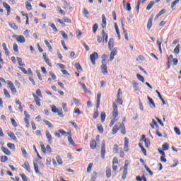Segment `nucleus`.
Listing matches in <instances>:
<instances>
[{"label":"nucleus","instance_id":"15","mask_svg":"<svg viewBox=\"0 0 181 181\" xmlns=\"http://www.w3.org/2000/svg\"><path fill=\"white\" fill-rule=\"evenodd\" d=\"M119 128L121 129V133L123 134V135H125V134H127V131H125V126L124 125V123L120 124Z\"/></svg>","mask_w":181,"mask_h":181},{"label":"nucleus","instance_id":"7","mask_svg":"<svg viewBox=\"0 0 181 181\" xmlns=\"http://www.w3.org/2000/svg\"><path fill=\"white\" fill-rule=\"evenodd\" d=\"M46 134V138L48 139L49 144H52L53 141L52 140V134H50V132H49V130H47L45 132Z\"/></svg>","mask_w":181,"mask_h":181},{"label":"nucleus","instance_id":"4","mask_svg":"<svg viewBox=\"0 0 181 181\" xmlns=\"http://www.w3.org/2000/svg\"><path fill=\"white\" fill-rule=\"evenodd\" d=\"M117 53H118V52L117 51V48H113V49L110 52L109 58L110 62H112V60H114L115 56H117Z\"/></svg>","mask_w":181,"mask_h":181},{"label":"nucleus","instance_id":"54","mask_svg":"<svg viewBox=\"0 0 181 181\" xmlns=\"http://www.w3.org/2000/svg\"><path fill=\"white\" fill-rule=\"evenodd\" d=\"M177 4H179V0L174 1L172 3V6H171L172 9H173V8H175V6H176V5H177Z\"/></svg>","mask_w":181,"mask_h":181},{"label":"nucleus","instance_id":"59","mask_svg":"<svg viewBox=\"0 0 181 181\" xmlns=\"http://www.w3.org/2000/svg\"><path fill=\"white\" fill-rule=\"evenodd\" d=\"M46 151L47 152V153H51L52 148L50 147L49 145H47V146H46Z\"/></svg>","mask_w":181,"mask_h":181},{"label":"nucleus","instance_id":"18","mask_svg":"<svg viewBox=\"0 0 181 181\" xmlns=\"http://www.w3.org/2000/svg\"><path fill=\"white\" fill-rule=\"evenodd\" d=\"M8 135L9 137L11 138V139H13V141H16L17 138H16V136H15V134L12 132H9L8 133Z\"/></svg>","mask_w":181,"mask_h":181},{"label":"nucleus","instance_id":"50","mask_svg":"<svg viewBox=\"0 0 181 181\" xmlns=\"http://www.w3.org/2000/svg\"><path fill=\"white\" fill-rule=\"evenodd\" d=\"M7 160H8V156H3L1 158V162H2V163L6 162Z\"/></svg>","mask_w":181,"mask_h":181},{"label":"nucleus","instance_id":"3","mask_svg":"<svg viewBox=\"0 0 181 181\" xmlns=\"http://www.w3.org/2000/svg\"><path fill=\"white\" fill-rule=\"evenodd\" d=\"M101 158L105 159V141H103L101 144Z\"/></svg>","mask_w":181,"mask_h":181},{"label":"nucleus","instance_id":"44","mask_svg":"<svg viewBox=\"0 0 181 181\" xmlns=\"http://www.w3.org/2000/svg\"><path fill=\"white\" fill-rule=\"evenodd\" d=\"M57 115H59V117H64L63 115V110L61 109H58L57 110Z\"/></svg>","mask_w":181,"mask_h":181},{"label":"nucleus","instance_id":"6","mask_svg":"<svg viewBox=\"0 0 181 181\" xmlns=\"http://www.w3.org/2000/svg\"><path fill=\"white\" fill-rule=\"evenodd\" d=\"M35 101V104L38 106L40 107L41 104H40V98H39V96L35 95V93L33 94Z\"/></svg>","mask_w":181,"mask_h":181},{"label":"nucleus","instance_id":"2","mask_svg":"<svg viewBox=\"0 0 181 181\" xmlns=\"http://www.w3.org/2000/svg\"><path fill=\"white\" fill-rule=\"evenodd\" d=\"M90 59L92 64H95V59H98V53L93 52L92 54H90Z\"/></svg>","mask_w":181,"mask_h":181},{"label":"nucleus","instance_id":"12","mask_svg":"<svg viewBox=\"0 0 181 181\" xmlns=\"http://www.w3.org/2000/svg\"><path fill=\"white\" fill-rule=\"evenodd\" d=\"M150 104H151V105H150L151 108H155L156 107V105H155V102L153 101V98H151V97L148 96L147 97Z\"/></svg>","mask_w":181,"mask_h":181},{"label":"nucleus","instance_id":"53","mask_svg":"<svg viewBox=\"0 0 181 181\" xmlns=\"http://www.w3.org/2000/svg\"><path fill=\"white\" fill-rule=\"evenodd\" d=\"M13 51L16 53H18V52H19V49H18V45L17 44H13Z\"/></svg>","mask_w":181,"mask_h":181},{"label":"nucleus","instance_id":"32","mask_svg":"<svg viewBox=\"0 0 181 181\" xmlns=\"http://www.w3.org/2000/svg\"><path fill=\"white\" fill-rule=\"evenodd\" d=\"M93 163H90L88 164V168H87V172L88 173H91V170L93 169Z\"/></svg>","mask_w":181,"mask_h":181},{"label":"nucleus","instance_id":"22","mask_svg":"<svg viewBox=\"0 0 181 181\" xmlns=\"http://www.w3.org/2000/svg\"><path fill=\"white\" fill-rule=\"evenodd\" d=\"M153 5H155V2L154 1H151L147 7H146V10L147 11H150V9H152V8L153 7Z\"/></svg>","mask_w":181,"mask_h":181},{"label":"nucleus","instance_id":"29","mask_svg":"<svg viewBox=\"0 0 181 181\" xmlns=\"http://www.w3.org/2000/svg\"><path fill=\"white\" fill-rule=\"evenodd\" d=\"M106 176H107V179H110L111 177V168H107Z\"/></svg>","mask_w":181,"mask_h":181},{"label":"nucleus","instance_id":"56","mask_svg":"<svg viewBox=\"0 0 181 181\" xmlns=\"http://www.w3.org/2000/svg\"><path fill=\"white\" fill-rule=\"evenodd\" d=\"M174 131H175V134H176L177 135H178V136L180 135V129L179 128L175 127V128H174Z\"/></svg>","mask_w":181,"mask_h":181},{"label":"nucleus","instance_id":"16","mask_svg":"<svg viewBox=\"0 0 181 181\" xmlns=\"http://www.w3.org/2000/svg\"><path fill=\"white\" fill-rule=\"evenodd\" d=\"M102 37L105 40L106 43L108 42V35L105 34V30H102Z\"/></svg>","mask_w":181,"mask_h":181},{"label":"nucleus","instance_id":"60","mask_svg":"<svg viewBox=\"0 0 181 181\" xmlns=\"http://www.w3.org/2000/svg\"><path fill=\"white\" fill-rule=\"evenodd\" d=\"M51 108H52V112H54V113L57 112V110H59V109L56 108L55 105L51 106Z\"/></svg>","mask_w":181,"mask_h":181},{"label":"nucleus","instance_id":"30","mask_svg":"<svg viewBox=\"0 0 181 181\" xmlns=\"http://www.w3.org/2000/svg\"><path fill=\"white\" fill-rule=\"evenodd\" d=\"M57 159V162L59 164V165H63V160L62 159V157H60V156H57L56 157Z\"/></svg>","mask_w":181,"mask_h":181},{"label":"nucleus","instance_id":"9","mask_svg":"<svg viewBox=\"0 0 181 181\" xmlns=\"http://www.w3.org/2000/svg\"><path fill=\"white\" fill-rule=\"evenodd\" d=\"M112 47H114V38H110L108 42V48L111 51L112 50Z\"/></svg>","mask_w":181,"mask_h":181},{"label":"nucleus","instance_id":"51","mask_svg":"<svg viewBox=\"0 0 181 181\" xmlns=\"http://www.w3.org/2000/svg\"><path fill=\"white\" fill-rule=\"evenodd\" d=\"M7 146L8 148H9L10 149H15V144H12V143H8L7 144Z\"/></svg>","mask_w":181,"mask_h":181},{"label":"nucleus","instance_id":"26","mask_svg":"<svg viewBox=\"0 0 181 181\" xmlns=\"http://www.w3.org/2000/svg\"><path fill=\"white\" fill-rule=\"evenodd\" d=\"M127 175H128V170H123V173L122 175V180H125L127 179Z\"/></svg>","mask_w":181,"mask_h":181},{"label":"nucleus","instance_id":"8","mask_svg":"<svg viewBox=\"0 0 181 181\" xmlns=\"http://www.w3.org/2000/svg\"><path fill=\"white\" fill-rule=\"evenodd\" d=\"M102 73L103 74H108V70L107 69V64H102L100 66Z\"/></svg>","mask_w":181,"mask_h":181},{"label":"nucleus","instance_id":"41","mask_svg":"<svg viewBox=\"0 0 181 181\" xmlns=\"http://www.w3.org/2000/svg\"><path fill=\"white\" fill-rule=\"evenodd\" d=\"M49 26H51V28H52V30L54 32H57V28H56V25H54V23H49Z\"/></svg>","mask_w":181,"mask_h":181},{"label":"nucleus","instance_id":"21","mask_svg":"<svg viewBox=\"0 0 181 181\" xmlns=\"http://www.w3.org/2000/svg\"><path fill=\"white\" fill-rule=\"evenodd\" d=\"M1 151H4V153L6 154V155H8L10 156L11 155V151H9V149L5 148V147H1Z\"/></svg>","mask_w":181,"mask_h":181},{"label":"nucleus","instance_id":"43","mask_svg":"<svg viewBox=\"0 0 181 181\" xmlns=\"http://www.w3.org/2000/svg\"><path fill=\"white\" fill-rule=\"evenodd\" d=\"M9 26H11V28L12 29H13L14 30H18V27H17L16 24H15V23H9Z\"/></svg>","mask_w":181,"mask_h":181},{"label":"nucleus","instance_id":"52","mask_svg":"<svg viewBox=\"0 0 181 181\" xmlns=\"http://www.w3.org/2000/svg\"><path fill=\"white\" fill-rule=\"evenodd\" d=\"M33 165H34V169L36 173H39V167H37V164L35 163V162H33Z\"/></svg>","mask_w":181,"mask_h":181},{"label":"nucleus","instance_id":"23","mask_svg":"<svg viewBox=\"0 0 181 181\" xmlns=\"http://www.w3.org/2000/svg\"><path fill=\"white\" fill-rule=\"evenodd\" d=\"M2 47L6 54H9V49H8V47H6V43H3Z\"/></svg>","mask_w":181,"mask_h":181},{"label":"nucleus","instance_id":"33","mask_svg":"<svg viewBox=\"0 0 181 181\" xmlns=\"http://www.w3.org/2000/svg\"><path fill=\"white\" fill-rule=\"evenodd\" d=\"M105 117H106L105 112H103L100 114L101 122H104V121H105Z\"/></svg>","mask_w":181,"mask_h":181},{"label":"nucleus","instance_id":"61","mask_svg":"<svg viewBox=\"0 0 181 181\" xmlns=\"http://www.w3.org/2000/svg\"><path fill=\"white\" fill-rule=\"evenodd\" d=\"M49 76L50 77H52V80H56V78H57V77L56 76V75H54V74H53V72H49Z\"/></svg>","mask_w":181,"mask_h":181},{"label":"nucleus","instance_id":"10","mask_svg":"<svg viewBox=\"0 0 181 181\" xmlns=\"http://www.w3.org/2000/svg\"><path fill=\"white\" fill-rule=\"evenodd\" d=\"M101 100V92L98 93L97 95V103H96V107L98 108L100 107V101Z\"/></svg>","mask_w":181,"mask_h":181},{"label":"nucleus","instance_id":"63","mask_svg":"<svg viewBox=\"0 0 181 181\" xmlns=\"http://www.w3.org/2000/svg\"><path fill=\"white\" fill-rule=\"evenodd\" d=\"M3 6L6 8V9H11V6L6 3V2H4L3 3Z\"/></svg>","mask_w":181,"mask_h":181},{"label":"nucleus","instance_id":"28","mask_svg":"<svg viewBox=\"0 0 181 181\" xmlns=\"http://www.w3.org/2000/svg\"><path fill=\"white\" fill-rule=\"evenodd\" d=\"M139 146L141 148V152H143L144 155H145V156H146V149H145V148H144V146L142 144H141V143L139 144Z\"/></svg>","mask_w":181,"mask_h":181},{"label":"nucleus","instance_id":"25","mask_svg":"<svg viewBox=\"0 0 181 181\" xmlns=\"http://www.w3.org/2000/svg\"><path fill=\"white\" fill-rule=\"evenodd\" d=\"M155 125L156 127H158V122H156V120H155V119H152V122L150 123V126L151 127V128H155Z\"/></svg>","mask_w":181,"mask_h":181},{"label":"nucleus","instance_id":"35","mask_svg":"<svg viewBox=\"0 0 181 181\" xmlns=\"http://www.w3.org/2000/svg\"><path fill=\"white\" fill-rule=\"evenodd\" d=\"M43 121L46 124V125H47V127L49 128H53V124H52V123L50 122H49L48 120H46V119H44Z\"/></svg>","mask_w":181,"mask_h":181},{"label":"nucleus","instance_id":"19","mask_svg":"<svg viewBox=\"0 0 181 181\" xmlns=\"http://www.w3.org/2000/svg\"><path fill=\"white\" fill-rule=\"evenodd\" d=\"M80 86L81 87H82L85 93H90V90L87 89V86H86V84H84V83H80Z\"/></svg>","mask_w":181,"mask_h":181},{"label":"nucleus","instance_id":"49","mask_svg":"<svg viewBox=\"0 0 181 181\" xmlns=\"http://www.w3.org/2000/svg\"><path fill=\"white\" fill-rule=\"evenodd\" d=\"M11 122L13 126H14L15 127H18V123H16V121L15 120V119L11 118Z\"/></svg>","mask_w":181,"mask_h":181},{"label":"nucleus","instance_id":"48","mask_svg":"<svg viewBox=\"0 0 181 181\" xmlns=\"http://www.w3.org/2000/svg\"><path fill=\"white\" fill-rule=\"evenodd\" d=\"M95 179H97V172L94 171V172L93 173V175H92L91 180H92V181H95Z\"/></svg>","mask_w":181,"mask_h":181},{"label":"nucleus","instance_id":"58","mask_svg":"<svg viewBox=\"0 0 181 181\" xmlns=\"http://www.w3.org/2000/svg\"><path fill=\"white\" fill-rule=\"evenodd\" d=\"M113 152H114V153H117L118 152V145H117V144L114 145Z\"/></svg>","mask_w":181,"mask_h":181},{"label":"nucleus","instance_id":"34","mask_svg":"<svg viewBox=\"0 0 181 181\" xmlns=\"http://www.w3.org/2000/svg\"><path fill=\"white\" fill-rule=\"evenodd\" d=\"M112 115L114 118H117V117H118V109H113Z\"/></svg>","mask_w":181,"mask_h":181},{"label":"nucleus","instance_id":"47","mask_svg":"<svg viewBox=\"0 0 181 181\" xmlns=\"http://www.w3.org/2000/svg\"><path fill=\"white\" fill-rule=\"evenodd\" d=\"M63 20L65 23H71V20L67 17H64Z\"/></svg>","mask_w":181,"mask_h":181},{"label":"nucleus","instance_id":"64","mask_svg":"<svg viewBox=\"0 0 181 181\" xmlns=\"http://www.w3.org/2000/svg\"><path fill=\"white\" fill-rule=\"evenodd\" d=\"M21 176L22 177L23 181H28V177L25 176V174H21Z\"/></svg>","mask_w":181,"mask_h":181},{"label":"nucleus","instance_id":"11","mask_svg":"<svg viewBox=\"0 0 181 181\" xmlns=\"http://www.w3.org/2000/svg\"><path fill=\"white\" fill-rule=\"evenodd\" d=\"M90 146L91 149H95V148H97V141H95V140L90 141Z\"/></svg>","mask_w":181,"mask_h":181},{"label":"nucleus","instance_id":"31","mask_svg":"<svg viewBox=\"0 0 181 181\" xmlns=\"http://www.w3.org/2000/svg\"><path fill=\"white\" fill-rule=\"evenodd\" d=\"M119 130V128L118 127V125L115 124V127L112 128V132H113V135H115V134H117V132Z\"/></svg>","mask_w":181,"mask_h":181},{"label":"nucleus","instance_id":"62","mask_svg":"<svg viewBox=\"0 0 181 181\" xmlns=\"http://www.w3.org/2000/svg\"><path fill=\"white\" fill-rule=\"evenodd\" d=\"M117 100L119 105H122V97L117 98Z\"/></svg>","mask_w":181,"mask_h":181},{"label":"nucleus","instance_id":"36","mask_svg":"<svg viewBox=\"0 0 181 181\" xmlns=\"http://www.w3.org/2000/svg\"><path fill=\"white\" fill-rule=\"evenodd\" d=\"M97 128L100 134H103V132H104V129L103 128V126L101 124H98Z\"/></svg>","mask_w":181,"mask_h":181},{"label":"nucleus","instance_id":"46","mask_svg":"<svg viewBox=\"0 0 181 181\" xmlns=\"http://www.w3.org/2000/svg\"><path fill=\"white\" fill-rule=\"evenodd\" d=\"M163 151L169 150V144L165 143V144H163Z\"/></svg>","mask_w":181,"mask_h":181},{"label":"nucleus","instance_id":"37","mask_svg":"<svg viewBox=\"0 0 181 181\" xmlns=\"http://www.w3.org/2000/svg\"><path fill=\"white\" fill-rule=\"evenodd\" d=\"M45 43L46 45V46L48 47L49 50H52V45H50V43L49 42V41H47V40H45Z\"/></svg>","mask_w":181,"mask_h":181},{"label":"nucleus","instance_id":"39","mask_svg":"<svg viewBox=\"0 0 181 181\" xmlns=\"http://www.w3.org/2000/svg\"><path fill=\"white\" fill-rule=\"evenodd\" d=\"M4 95L7 97V98H11V95L9 94V91L6 89H4Z\"/></svg>","mask_w":181,"mask_h":181},{"label":"nucleus","instance_id":"20","mask_svg":"<svg viewBox=\"0 0 181 181\" xmlns=\"http://www.w3.org/2000/svg\"><path fill=\"white\" fill-rule=\"evenodd\" d=\"M152 28V18H149L147 23V29L151 30Z\"/></svg>","mask_w":181,"mask_h":181},{"label":"nucleus","instance_id":"17","mask_svg":"<svg viewBox=\"0 0 181 181\" xmlns=\"http://www.w3.org/2000/svg\"><path fill=\"white\" fill-rule=\"evenodd\" d=\"M162 42L160 40H159V39H157V46L158 47L159 52L160 54H162Z\"/></svg>","mask_w":181,"mask_h":181},{"label":"nucleus","instance_id":"27","mask_svg":"<svg viewBox=\"0 0 181 181\" xmlns=\"http://www.w3.org/2000/svg\"><path fill=\"white\" fill-rule=\"evenodd\" d=\"M180 45H177L175 48L174 49V53L175 54H179L180 50Z\"/></svg>","mask_w":181,"mask_h":181},{"label":"nucleus","instance_id":"13","mask_svg":"<svg viewBox=\"0 0 181 181\" xmlns=\"http://www.w3.org/2000/svg\"><path fill=\"white\" fill-rule=\"evenodd\" d=\"M43 59H44L45 63H47V64H48V66H52V63H50V59H49V58L46 57V52L43 53Z\"/></svg>","mask_w":181,"mask_h":181},{"label":"nucleus","instance_id":"1","mask_svg":"<svg viewBox=\"0 0 181 181\" xmlns=\"http://www.w3.org/2000/svg\"><path fill=\"white\" fill-rule=\"evenodd\" d=\"M13 37H16V40L17 42H19V43H25L26 42V40L25 39V37L23 35H13Z\"/></svg>","mask_w":181,"mask_h":181},{"label":"nucleus","instance_id":"14","mask_svg":"<svg viewBox=\"0 0 181 181\" xmlns=\"http://www.w3.org/2000/svg\"><path fill=\"white\" fill-rule=\"evenodd\" d=\"M23 168L28 170V172H30V165H29V163L25 162L24 164L23 165Z\"/></svg>","mask_w":181,"mask_h":181},{"label":"nucleus","instance_id":"38","mask_svg":"<svg viewBox=\"0 0 181 181\" xmlns=\"http://www.w3.org/2000/svg\"><path fill=\"white\" fill-rule=\"evenodd\" d=\"M129 165V163L128 162V160H125V164L123 166V170H128V165Z\"/></svg>","mask_w":181,"mask_h":181},{"label":"nucleus","instance_id":"55","mask_svg":"<svg viewBox=\"0 0 181 181\" xmlns=\"http://www.w3.org/2000/svg\"><path fill=\"white\" fill-rule=\"evenodd\" d=\"M97 29H98V24L95 23L93 27V33H95V32H97Z\"/></svg>","mask_w":181,"mask_h":181},{"label":"nucleus","instance_id":"5","mask_svg":"<svg viewBox=\"0 0 181 181\" xmlns=\"http://www.w3.org/2000/svg\"><path fill=\"white\" fill-rule=\"evenodd\" d=\"M102 28L103 29H105L107 28V18H105V15H102Z\"/></svg>","mask_w":181,"mask_h":181},{"label":"nucleus","instance_id":"24","mask_svg":"<svg viewBox=\"0 0 181 181\" xmlns=\"http://www.w3.org/2000/svg\"><path fill=\"white\" fill-rule=\"evenodd\" d=\"M136 77H137L138 80H139L142 83H145V78H144V76H142V75L137 74Z\"/></svg>","mask_w":181,"mask_h":181},{"label":"nucleus","instance_id":"42","mask_svg":"<svg viewBox=\"0 0 181 181\" xmlns=\"http://www.w3.org/2000/svg\"><path fill=\"white\" fill-rule=\"evenodd\" d=\"M118 120L117 118L114 117L113 119L111 120L110 123V127H112L114 125V124H115V122H117V121Z\"/></svg>","mask_w":181,"mask_h":181},{"label":"nucleus","instance_id":"57","mask_svg":"<svg viewBox=\"0 0 181 181\" xmlns=\"http://www.w3.org/2000/svg\"><path fill=\"white\" fill-rule=\"evenodd\" d=\"M68 141L71 145H74V141H73L71 136H68Z\"/></svg>","mask_w":181,"mask_h":181},{"label":"nucleus","instance_id":"40","mask_svg":"<svg viewBox=\"0 0 181 181\" xmlns=\"http://www.w3.org/2000/svg\"><path fill=\"white\" fill-rule=\"evenodd\" d=\"M17 61L18 62L19 66H22L23 67H24L25 64L22 63V58L17 57Z\"/></svg>","mask_w":181,"mask_h":181},{"label":"nucleus","instance_id":"45","mask_svg":"<svg viewBox=\"0 0 181 181\" xmlns=\"http://www.w3.org/2000/svg\"><path fill=\"white\" fill-rule=\"evenodd\" d=\"M75 67L77 70H80L81 71H83V68H81V65H80L79 63H76L75 64Z\"/></svg>","mask_w":181,"mask_h":181}]
</instances>
